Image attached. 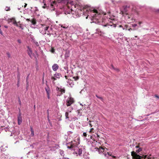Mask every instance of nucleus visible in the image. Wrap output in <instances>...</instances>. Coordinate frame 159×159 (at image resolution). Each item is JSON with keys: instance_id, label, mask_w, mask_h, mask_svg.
Returning <instances> with one entry per match:
<instances>
[{"instance_id": "1", "label": "nucleus", "mask_w": 159, "mask_h": 159, "mask_svg": "<svg viewBox=\"0 0 159 159\" xmlns=\"http://www.w3.org/2000/svg\"><path fill=\"white\" fill-rule=\"evenodd\" d=\"M61 76V74L57 73H56L54 74L53 76H52L51 77V79L52 80L53 83L55 84L54 81L56 80L57 79H60Z\"/></svg>"}, {"instance_id": "2", "label": "nucleus", "mask_w": 159, "mask_h": 159, "mask_svg": "<svg viewBox=\"0 0 159 159\" xmlns=\"http://www.w3.org/2000/svg\"><path fill=\"white\" fill-rule=\"evenodd\" d=\"M74 102V101L73 98L69 97L66 101V104L67 107L70 106Z\"/></svg>"}, {"instance_id": "3", "label": "nucleus", "mask_w": 159, "mask_h": 159, "mask_svg": "<svg viewBox=\"0 0 159 159\" xmlns=\"http://www.w3.org/2000/svg\"><path fill=\"white\" fill-rule=\"evenodd\" d=\"M131 156L133 159H142L141 156L137 154L134 151L131 152Z\"/></svg>"}, {"instance_id": "4", "label": "nucleus", "mask_w": 159, "mask_h": 159, "mask_svg": "<svg viewBox=\"0 0 159 159\" xmlns=\"http://www.w3.org/2000/svg\"><path fill=\"white\" fill-rule=\"evenodd\" d=\"M27 53L30 58H32V50L31 48H30L29 46H27Z\"/></svg>"}, {"instance_id": "5", "label": "nucleus", "mask_w": 159, "mask_h": 159, "mask_svg": "<svg viewBox=\"0 0 159 159\" xmlns=\"http://www.w3.org/2000/svg\"><path fill=\"white\" fill-rule=\"evenodd\" d=\"M151 156L152 155L151 154L149 156L148 155H143L141 156V158L142 159H145V158H147V159H153V157H151Z\"/></svg>"}, {"instance_id": "6", "label": "nucleus", "mask_w": 159, "mask_h": 159, "mask_svg": "<svg viewBox=\"0 0 159 159\" xmlns=\"http://www.w3.org/2000/svg\"><path fill=\"white\" fill-rule=\"evenodd\" d=\"M22 116H21V113H19V115L18 116V124L20 125L21 123H22Z\"/></svg>"}, {"instance_id": "7", "label": "nucleus", "mask_w": 159, "mask_h": 159, "mask_svg": "<svg viewBox=\"0 0 159 159\" xmlns=\"http://www.w3.org/2000/svg\"><path fill=\"white\" fill-rule=\"evenodd\" d=\"M59 66L57 64H54L52 66V68L53 70L54 71H56L58 68Z\"/></svg>"}, {"instance_id": "8", "label": "nucleus", "mask_w": 159, "mask_h": 159, "mask_svg": "<svg viewBox=\"0 0 159 159\" xmlns=\"http://www.w3.org/2000/svg\"><path fill=\"white\" fill-rule=\"evenodd\" d=\"M97 149L98 150V151L99 153L100 152H104V151L105 150V149L107 150V148H103L102 147H99V148H97Z\"/></svg>"}, {"instance_id": "9", "label": "nucleus", "mask_w": 159, "mask_h": 159, "mask_svg": "<svg viewBox=\"0 0 159 159\" xmlns=\"http://www.w3.org/2000/svg\"><path fill=\"white\" fill-rule=\"evenodd\" d=\"M56 89L57 90L59 91L60 92H61L60 95L62 94L63 93H65V90L64 89L58 87H57Z\"/></svg>"}, {"instance_id": "10", "label": "nucleus", "mask_w": 159, "mask_h": 159, "mask_svg": "<svg viewBox=\"0 0 159 159\" xmlns=\"http://www.w3.org/2000/svg\"><path fill=\"white\" fill-rule=\"evenodd\" d=\"M67 144V147L69 149L72 148L74 146V145L72 144V141L70 143H68Z\"/></svg>"}, {"instance_id": "11", "label": "nucleus", "mask_w": 159, "mask_h": 159, "mask_svg": "<svg viewBox=\"0 0 159 159\" xmlns=\"http://www.w3.org/2000/svg\"><path fill=\"white\" fill-rule=\"evenodd\" d=\"M9 22H12L13 24L14 25H15L16 24V23H17L16 22V21L15 20V18H11L9 19Z\"/></svg>"}, {"instance_id": "12", "label": "nucleus", "mask_w": 159, "mask_h": 159, "mask_svg": "<svg viewBox=\"0 0 159 159\" xmlns=\"http://www.w3.org/2000/svg\"><path fill=\"white\" fill-rule=\"evenodd\" d=\"M15 25L19 27L20 28H21L22 30H23L24 28L22 26V25L20 23V22H18L15 24Z\"/></svg>"}, {"instance_id": "13", "label": "nucleus", "mask_w": 159, "mask_h": 159, "mask_svg": "<svg viewBox=\"0 0 159 159\" xmlns=\"http://www.w3.org/2000/svg\"><path fill=\"white\" fill-rule=\"evenodd\" d=\"M45 90L47 94H50V88L48 86H47L45 88Z\"/></svg>"}, {"instance_id": "14", "label": "nucleus", "mask_w": 159, "mask_h": 159, "mask_svg": "<svg viewBox=\"0 0 159 159\" xmlns=\"http://www.w3.org/2000/svg\"><path fill=\"white\" fill-rule=\"evenodd\" d=\"M135 148H139V149L136 151V152L137 153H139L140 152L142 151V149L140 148L139 145L136 146Z\"/></svg>"}, {"instance_id": "15", "label": "nucleus", "mask_w": 159, "mask_h": 159, "mask_svg": "<svg viewBox=\"0 0 159 159\" xmlns=\"http://www.w3.org/2000/svg\"><path fill=\"white\" fill-rule=\"evenodd\" d=\"M30 21L33 25H35L36 23V21L35 19L33 18Z\"/></svg>"}, {"instance_id": "16", "label": "nucleus", "mask_w": 159, "mask_h": 159, "mask_svg": "<svg viewBox=\"0 0 159 159\" xmlns=\"http://www.w3.org/2000/svg\"><path fill=\"white\" fill-rule=\"evenodd\" d=\"M73 78L74 79L75 81L79 79V77L78 76H74L73 77Z\"/></svg>"}, {"instance_id": "17", "label": "nucleus", "mask_w": 159, "mask_h": 159, "mask_svg": "<svg viewBox=\"0 0 159 159\" xmlns=\"http://www.w3.org/2000/svg\"><path fill=\"white\" fill-rule=\"evenodd\" d=\"M81 109H79L77 110V112L78 115L80 116H81L82 115V113L80 112V111L81 110Z\"/></svg>"}, {"instance_id": "18", "label": "nucleus", "mask_w": 159, "mask_h": 159, "mask_svg": "<svg viewBox=\"0 0 159 159\" xmlns=\"http://www.w3.org/2000/svg\"><path fill=\"white\" fill-rule=\"evenodd\" d=\"M68 116H69V113H68V112H66L65 113V116H66V119H68L69 118Z\"/></svg>"}, {"instance_id": "19", "label": "nucleus", "mask_w": 159, "mask_h": 159, "mask_svg": "<svg viewBox=\"0 0 159 159\" xmlns=\"http://www.w3.org/2000/svg\"><path fill=\"white\" fill-rule=\"evenodd\" d=\"M78 154L79 155H80L82 153V150L81 149H79L78 151Z\"/></svg>"}, {"instance_id": "20", "label": "nucleus", "mask_w": 159, "mask_h": 159, "mask_svg": "<svg viewBox=\"0 0 159 159\" xmlns=\"http://www.w3.org/2000/svg\"><path fill=\"white\" fill-rule=\"evenodd\" d=\"M96 97L98 98L100 100H101L102 101H103V98H102L101 97H99L98 95H96Z\"/></svg>"}, {"instance_id": "21", "label": "nucleus", "mask_w": 159, "mask_h": 159, "mask_svg": "<svg viewBox=\"0 0 159 159\" xmlns=\"http://www.w3.org/2000/svg\"><path fill=\"white\" fill-rule=\"evenodd\" d=\"M92 11H93V13H98V11L97 10L95 9H93Z\"/></svg>"}, {"instance_id": "22", "label": "nucleus", "mask_w": 159, "mask_h": 159, "mask_svg": "<svg viewBox=\"0 0 159 159\" xmlns=\"http://www.w3.org/2000/svg\"><path fill=\"white\" fill-rule=\"evenodd\" d=\"M128 25H125V28H123V30H127V28H128Z\"/></svg>"}, {"instance_id": "23", "label": "nucleus", "mask_w": 159, "mask_h": 159, "mask_svg": "<svg viewBox=\"0 0 159 159\" xmlns=\"http://www.w3.org/2000/svg\"><path fill=\"white\" fill-rule=\"evenodd\" d=\"M6 54L7 55V56L8 58L11 57V55L9 52H7L6 53Z\"/></svg>"}, {"instance_id": "24", "label": "nucleus", "mask_w": 159, "mask_h": 159, "mask_svg": "<svg viewBox=\"0 0 159 159\" xmlns=\"http://www.w3.org/2000/svg\"><path fill=\"white\" fill-rule=\"evenodd\" d=\"M5 10L6 11H9L10 10V8L9 7H6V8H5Z\"/></svg>"}, {"instance_id": "25", "label": "nucleus", "mask_w": 159, "mask_h": 159, "mask_svg": "<svg viewBox=\"0 0 159 159\" xmlns=\"http://www.w3.org/2000/svg\"><path fill=\"white\" fill-rule=\"evenodd\" d=\"M55 51V49L53 48H51V52L52 53H53Z\"/></svg>"}, {"instance_id": "26", "label": "nucleus", "mask_w": 159, "mask_h": 159, "mask_svg": "<svg viewBox=\"0 0 159 159\" xmlns=\"http://www.w3.org/2000/svg\"><path fill=\"white\" fill-rule=\"evenodd\" d=\"M77 119H78L75 116H74V117H73V118H72L73 120H74V121L76 120H77Z\"/></svg>"}, {"instance_id": "27", "label": "nucleus", "mask_w": 159, "mask_h": 159, "mask_svg": "<svg viewBox=\"0 0 159 159\" xmlns=\"http://www.w3.org/2000/svg\"><path fill=\"white\" fill-rule=\"evenodd\" d=\"M94 129L93 128H91L89 131V133H94V131H93Z\"/></svg>"}, {"instance_id": "28", "label": "nucleus", "mask_w": 159, "mask_h": 159, "mask_svg": "<svg viewBox=\"0 0 159 159\" xmlns=\"http://www.w3.org/2000/svg\"><path fill=\"white\" fill-rule=\"evenodd\" d=\"M112 66V67L113 68V69H114V70H115L116 71L118 72V71H119V69H116V68H115L113 66Z\"/></svg>"}, {"instance_id": "29", "label": "nucleus", "mask_w": 159, "mask_h": 159, "mask_svg": "<svg viewBox=\"0 0 159 159\" xmlns=\"http://www.w3.org/2000/svg\"><path fill=\"white\" fill-rule=\"evenodd\" d=\"M89 124L90 127H92L93 126L92 124L91 123V121L90 120H89Z\"/></svg>"}, {"instance_id": "30", "label": "nucleus", "mask_w": 159, "mask_h": 159, "mask_svg": "<svg viewBox=\"0 0 159 159\" xmlns=\"http://www.w3.org/2000/svg\"><path fill=\"white\" fill-rule=\"evenodd\" d=\"M49 27L48 26H47L46 27H45L44 28V30L45 31H46L47 30L48 28Z\"/></svg>"}, {"instance_id": "31", "label": "nucleus", "mask_w": 159, "mask_h": 159, "mask_svg": "<svg viewBox=\"0 0 159 159\" xmlns=\"http://www.w3.org/2000/svg\"><path fill=\"white\" fill-rule=\"evenodd\" d=\"M87 134H86V133H84L83 134V136L84 137H86L87 136Z\"/></svg>"}, {"instance_id": "32", "label": "nucleus", "mask_w": 159, "mask_h": 159, "mask_svg": "<svg viewBox=\"0 0 159 159\" xmlns=\"http://www.w3.org/2000/svg\"><path fill=\"white\" fill-rule=\"evenodd\" d=\"M132 25L133 27H136L137 26V24H132Z\"/></svg>"}, {"instance_id": "33", "label": "nucleus", "mask_w": 159, "mask_h": 159, "mask_svg": "<svg viewBox=\"0 0 159 159\" xmlns=\"http://www.w3.org/2000/svg\"><path fill=\"white\" fill-rule=\"evenodd\" d=\"M31 134L32 136H33L34 135V131H32V132H31Z\"/></svg>"}, {"instance_id": "34", "label": "nucleus", "mask_w": 159, "mask_h": 159, "mask_svg": "<svg viewBox=\"0 0 159 159\" xmlns=\"http://www.w3.org/2000/svg\"><path fill=\"white\" fill-rule=\"evenodd\" d=\"M96 135L97 136V139H99V135L98 134H96Z\"/></svg>"}, {"instance_id": "35", "label": "nucleus", "mask_w": 159, "mask_h": 159, "mask_svg": "<svg viewBox=\"0 0 159 159\" xmlns=\"http://www.w3.org/2000/svg\"><path fill=\"white\" fill-rule=\"evenodd\" d=\"M35 44L37 46H39V44L37 42H36L35 43Z\"/></svg>"}, {"instance_id": "36", "label": "nucleus", "mask_w": 159, "mask_h": 159, "mask_svg": "<svg viewBox=\"0 0 159 159\" xmlns=\"http://www.w3.org/2000/svg\"><path fill=\"white\" fill-rule=\"evenodd\" d=\"M47 95L48 98L49 99H50V94H47Z\"/></svg>"}, {"instance_id": "37", "label": "nucleus", "mask_w": 159, "mask_h": 159, "mask_svg": "<svg viewBox=\"0 0 159 159\" xmlns=\"http://www.w3.org/2000/svg\"><path fill=\"white\" fill-rule=\"evenodd\" d=\"M18 82H19L20 81V75H18Z\"/></svg>"}, {"instance_id": "38", "label": "nucleus", "mask_w": 159, "mask_h": 159, "mask_svg": "<svg viewBox=\"0 0 159 159\" xmlns=\"http://www.w3.org/2000/svg\"><path fill=\"white\" fill-rule=\"evenodd\" d=\"M27 3H25V5H24V8H25V7H27Z\"/></svg>"}, {"instance_id": "39", "label": "nucleus", "mask_w": 159, "mask_h": 159, "mask_svg": "<svg viewBox=\"0 0 159 159\" xmlns=\"http://www.w3.org/2000/svg\"><path fill=\"white\" fill-rule=\"evenodd\" d=\"M17 42L18 43H21V41L20 39H18L17 40Z\"/></svg>"}, {"instance_id": "40", "label": "nucleus", "mask_w": 159, "mask_h": 159, "mask_svg": "<svg viewBox=\"0 0 159 159\" xmlns=\"http://www.w3.org/2000/svg\"><path fill=\"white\" fill-rule=\"evenodd\" d=\"M0 34H1L2 35V34H3L1 30V29H0Z\"/></svg>"}, {"instance_id": "41", "label": "nucleus", "mask_w": 159, "mask_h": 159, "mask_svg": "<svg viewBox=\"0 0 159 159\" xmlns=\"http://www.w3.org/2000/svg\"><path fill=\"white\" fill-rule=\"evenodd\" d=\"M155 97L158 98H159V96L157 95H155Z\"/></svg>"}, {"instance_id": "42", "label": "nucleus", "mask_w": 159, "mask_h": 159, "mask_svg": "<svg viewBox=\"0 0 159 159\" xmlns=\"http://www.w3.org/2000/svg\"><path fill=\"white\" fill-rule=\"evenodd\" d=\"M60 154L62 155V154L63 153V151H61V152H60Z\"/></svg>"}, {"instance_id": "43", "label": "nucleus", "mask_w": 159, "mask_h": 159, "mask_svg": "<svg viewBox=\"0 0 159 159\" xmlns=\"http://www.w3.org/2000/svg\"><path fill=\"white\" fill-rule=\"evenodd\" d=\"M132 30L133 29L131 28H130L128 29V30L129 31H130V30Z\"/></svg>"}, {"instance_id": "44", "label": "nucleus", "mask_w": 159, "mask_h": 159, "mask_svg": "<svg viewBox=\"0 0 159 159\" xmlns=\"http://www.w3.org/2000/svg\"><path fill=\"white\" fill-rule=\"evenodd\" d=\"M30 131L31 132H32V131H34L32 127H30Z\"/></svg>"}, {"instance_id": "45", "label": "nucleus", "mask_w": 159, "mask_h": 159, "mask_svg": "<svg viewBox=\"0 0 159 159\" xmlns=\"http://www.w3.org/2000/svg\"><path fill=\"white\" fill-rule=\"evenodd\" d=\"M19 104H20V105H21V102L20 100L19 99Z\"/></svg>"}, {"instance_id": "46", "label": "nucleus", "mask_w": 159, "mask_h": 159, "mask_svg": "<svg viewBox=\"0 0 159 159\" xmlns=\"http://www.w3.org/2000/svg\"><path fill=\"white\" fill-rule=\"evenodd\" d=\"M142 22L141 21H139V25H140V24H142Z\"/></svg>"}, {"instance_id": "47", "label": "nucleus", "mask_w": 159, "mask_h": 159, "mask_svg": "<svg viewBox=\"0 0 159 159\" xmlns=\"http://www.w3.org/2000/svg\"><path fill=\"white\" fill-rule=\"evenodd\" d=\"M26 20H27V21H31V20H30V19H26Z\"/></svg>"}, {"instance_id": "48", "label": "nucleus", "mask_w": 159, "mask_h": 159, "mask_svg": "<svg viewBox=\"0 0 159 159\" xmlns=\"http://www.w3.org/2000/svg\"><path fill=\"white\" fill-rule=\"evenodd\" d=\"M42 7H43V8L45 9V8H46V7H45V6H43Z\"/></svg>"}, {"instance_id": "49", "label": "nucleus", "mask_w": 159, "mask_h": 159, "mask_svg": "<svg viewBox=\"0 0 159 159\" xmlns=\"http://www.w3.org/2000/svg\"><path fill=\"white\" fill-rule=\"evenodd\" d=\"M65 77L66 79H68L67 76L66 75L65 76Z\"/></svg>"}, {"instance_id": "50", "label": "nucleus", "mask_w": 159, "mask_h": 159, "mask_svg": "<svg viewBox=\"0 0 159 159\" xmlns=\"http://www.w3.org/2000/svg\"><path fill=\"white\" fill-rule=\"evenodd\" d=\"M119 27H122V25H120Z\"/></svg>"}, {"instance_id": "51", "label": "nucleus", "mask_w": 159, "mask_h": 159, "mask_svg": "<svg viewBox=\"0 0 159 159\" xmlns=\"http://www.w3.org/2000/svg\"><path fill=\"white\" fill-rule=\"evenodd\" d=\"M5 27L6 28H7V26H5Z\"/></svg>"}, {"instance_id": "52", "label": "nucleus", "mask_w": 159, "mask_h": 159, "mask_svg": "<svg viewBox=\"0 0 159 159\" xmlns=\"http://www.w3.org/2000/svg\"><path fill=\"white\" fill-rule=\"evenodd\" d=\"M61 27H62V26ZM63 27V28H66V27H64H64Z\"/></svg>"}, {"instance_id": "53", "label": "nucleus", "mask_w": 159, "mask_h": 159, "mask_svg": "<svg viewBox=\"0 0 159 159\" xmlns=\"http://www.w3.org/2000/svg\"><path fill=\"white\" fill-rule=\"evenodd\" d=\"M125 12H126V11H127V10H125Z\"/></svg>"}, {"instance_id": "54", "label": "nucleus", "mask_w": 159, "mask_h": 159, "mask_svg": "<svg viewBox=\"0 0 159 159\" xmlns=\"http://www.w3.org/2000/svg\"><path fill=\"white\" fill-rule=\"evenodd\" d=\"M48 120L49 121H50V120H49V118H48Z\"/></svg>"}, {"instance_id": "55", "label": "nucleus", "mask_w": 159, "mask_h": 159, "mask_svg": "<svg viewBox=\"0 0 159 159\" xmlns=\"http://www.w3.org/2000/svg\"><path fill=\"white\" fill-rule=\"evenodd\" d=\"M74 7H76V5H74Z\"/></svg>"}, {"instance_id": "56", "label": "nucleus", "mask_w": 159, "mask_h": 159, "mask_svg": "<svg viewBox=\"0 0 159 159\" xmlns=\"http://www.w3.org/2000/svg\"><path fill=\"white\" fill-rule=\"evenodd\" d=\"M44 5H46V4L45 3L44 4Z\"/></svg>"}, {"instance_id": "57", "label": "nucleus", "mask_w": 159, "mask_h": 159, "mask_svg": "<svg viewBox=\"0 0 159 159\" xmlns=\"http://www.w3.org/2000/svg\"><path fill=\"white\" fill-rule=\"evenodd\" d=\"M135 37H137V36H135Z\"/></svg>"}, {"instance_id": "58", "label": "nucleus", "mask_w": 159, "mask_h": 159, "mask_svg": "<svg viewBox=\"0 0 159 159\" xmlns=\"http://www.w3.org/2000/svg\"><path fill=\"white\" fill-rule=\"evenodd\" d=\"M122 13H123V11H122Z\"/></svg>"}, {"instance_id": "59", "label": "nucleus", "mask_w": 159, "mask_h": 159, "mask_svg": "<svg viewBox=\"0 0 159 159\" xmlns=\"http://www.w3.org/2000/svg\"><path fill=\"white\" fill-rule=\"evenodd\" d=\"M154 157H153V159H154Z\"/></svg>"}, {"instance_id": "60", "label": "nucleus", "mask_w": 159, "mask_h": 159, "mask_svg": "<svg viewBox=\"0 0 159 159\" xmlns=\"http://www.w3.org/2000/svg\"><path fill=\"white\" fill-rule=\"evenodd\" d=\"M17 85H18V86H19V84H18Z\"/></svg>"}, {"instance_id": "61", "label": "nucleus", "mask_w": 159, "mask_h": 159, "mask_svg": "<svg viewBox=\"0 0 159 159\" xmlns=\"http://www.w3.org/2000/svg\"><path fill=\"white\" fill-rule=\"evenodd\" d=\"M34 107H35V105L34 106Z\"/></svg>"}, {"instance_id": "62", "label": "nucleus", "mask_w": 159, "mask_h": 159, "mask_svg": "<svg viewBox=\"0 0 159 159\" xmlns=\"http://www.w3.org/2000/svg\"><path fill=\"white\" fill-rule=\"evenodd\" d=\"M1 27V25H0V27Z\"/></svg>"}]
</instances>
